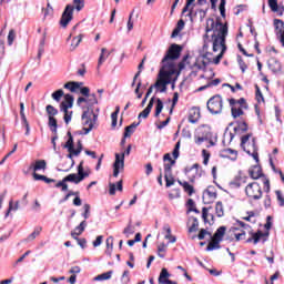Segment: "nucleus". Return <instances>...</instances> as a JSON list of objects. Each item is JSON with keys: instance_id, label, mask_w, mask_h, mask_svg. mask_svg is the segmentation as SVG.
<instances>
[{"instance_id": "423d86ee", "label": "nucleus", "mask_w": 284, "mask_h": 284, "mask_svg": "<svg viewBox=\"0 0 284 284\" xmlns=\"http://www.w3.org/2000/svg\"><path fill=\"white\" fill-rule=\"evenodd\" d=\"M206 108L211 114H221L223 112V98L219 94L212 97L207 101Z\"/></svg>"}, {"instance_id": "39448f33", "label": "nucleus", "mask_w": 284, "mask_h": 284, "mask_svg": "<svg viewBox=\"0 0 284 284\" xmlns=\"http://www.w3.org/2000/svg\"><path fill=\"white\" fill-rule=\"evenodd\" d=\"M250 139H252V133H247L246 135H243L241 138V148L244 152H246V154H248V156H252L254 159V161H256V163H258V146H256V138L252 139L253 152L251 153L250 150L245 149V143H247L250 141Z\"/></svg>"}, {"instance_id": "2f4dec72", "label": "nucleus", "mask_w": 284, "mask_h": 284, "mask_svg": "<svg viewBox=\"0 0 284 284\" xmlns=\"http://www.w3.org/2000/svg\"><path fill=\"white\" fill-rule=\"evenodd\" d=\"M215 214L219 219H222V216H225V211L223 209V202H221V201L216 202Z\"/></svg>"}, {"instance_id": "5fc2aeb1", "label": "nucleus", "mask_w": 284, "mask_h": 284, "mask_svg": "<svg viewBox=\"0 0 284 284\" xmlns=\"http://www.w3.org/2000/svg\"><path fill=\"white\" fill-rule=\"evenodd\" d=\"M268 7L272 12H278V0H268Z\"/></svg>"}, {"instance_id": "1a4fd4ad", "label": "nucleus", "mask_w": 284, "mask_h": 284, "mask_svg": "<svg viewBox=\"0 0 284 284\" xmlns=\"http://www.w3.org/2000/svg\"><path fill=\"white\" fill-rule=\"evenodd\" d=\"M73 12H74V7L72 4H68L60 19V26L62 28H68V24L72 21Z\"/></svg>"}, {"instance_id": "f8f14e48", "label": "nucleus", "mask_w": 284, "mask_h": 284, "mask_svg": "<svg viewBox=\"0 0 284 284\" xmlns=\"http://www.w3.org/2000/svg\"><path fill=\"white\" fill-rule=\"evenodd\" d=\"M97 121H99V114H94L93 116H90V120L88 122L87 125H89V128H83V132L82 131H77V134H90V132H92V130H94V125H97Z\"/></svg>"}, {"instance_id": "13d9d810", "label": "nucleus", "mask_w": 284, "mask_h": 284, "mask_svg": "<svg viewBox=\"0 0 284 284\" xmlns=\"http://www.w3.org/2000/svg\"><path fill=\"white\" fill-rule=\"evenodd\" d=\"M168 247V244H164V243H162V244H160L159 246H158V256L160 257V258H165V254H163V253H161V252H165V248Z\"/></svg>"}, {"instance_id": "f257e3e1", "label": "nucleus", "mask_w": 284, "mask_h": 284, "mask_svg": "<svg viewBox=\"0 0 284 284\" xmlns=\"http://www.w3.org/2000/svg\"><path fill=\"white\" fill-rule=\"evenodd\" d=\"M173 74H176V69H174L171 64L162 65L158 74V80L153 84L155 90L160 91L161 93L168 92V85L172 83Z\"/></svg>"}, {"instance_id": "603ef678", "label": "nucleus", "mask_w": 284, "mask_h": 284, "mask_svg": "<svg viewBox=\"0 0 284 284\" xmlns=\"http://www.w3.org/2000/svg\"><path fill=\"white\" fill-rule=\"evenodd\" d=\"M179 103V92H174L173 93V99H172V105L170 109V114H172V112H174V108H176V104Z\"/></svg>"}, {"instance_id": "473e14b6", "label": "nucleus", "mask_w": 284, "mask_h": 284, "mask_svg": "<svg viewBox=\"0 0 284 284\" xmlns=\"http://www.w3.org/2000/svg\"><path fill=\"white\" fill-rule=\"evenodd\" d=\"M236 232H239V227H231L229 230V234H233L235 237V241H241V239L245 236V231H242V233H236Z\"/></svg>"}, {"instance_id": "49530a36", "label": "nucleus", "mask_w": 284, "mask_h": 284, "mask_svg": "<svg viewBox=\"0 0 284 284\" xmlns=\"http://www.w3.org/2000/svg\"><path fill=\"white\" fill-rule=\"evenodd\" d=\"M64 103L67 105V108H72L74 105V97L70 93L64 95Z\"/></svg>"}, {"instance_id": "7ed1b4c3", "label": "nucleus", "mask_w": 284, "mask_h": 284, "mask_svg": "<svg viewBox=\"0 0 284 284\" xmlns=\"http://www.w3.org/2000/svg\"><path fill=\"white\" fill-rule=\"evenodd\" d=\"M183 52V47L176 43H173L168 49L165 55L162 59V65H172L173 70H176L173 61H176Z\"/></svg>"}, {"instance_id": "bf43d9fd", "label": "nucleus", "mask_w": 284, "mask_h": 284, "mask_svg": "<svg viewBox=\"0 0 284 284\" xmlns=\"http://www.w3.org/2000/svg\"><path fill=\"white\" fill-rule=\"evenodd\" d=\"M237 63L240 65V69L243 73H245V70H247V64L245 61H243V58L241 55H237Z\"/></svg>"}, {"instance_id": "3c124183", "label": "nucleus", "mask_w": 284, "mask_h": 284, "mask_svg": "<svg viewBox=\"0 0 284 284\" xmlns=\"http://www.w3.org/2000/svg\"><path fill=\"white\" fill-rule=\"evenodd\" d=\"M210 139H212V133L207 132L205 135L197 138V140L195 141V143L197 145H201V143H203L204 141H210Z\"/></svg>"}, {"instance_id": "f704fd0d", "label": "nucleus", "mask_w": 284, "mask_h": 284, "mask_svg": "<svg viewBox=\"0 0 284 284\" xmlns=\"http://www.w3.org/2000/svg\"><path fill=\"white\" fill-rule=\"evenodd\" d=\"M112 271H109L106 273H102L93 278V281H110L112 278Z\"/></svg>"}, {"instance_id": "f03ea898", "label": "nucleus", "mask_w": 284, "mask_h": 284, "mask_svg": "<svg viewBox=\"0 0 284 284\" xmlns=\"http://www.w3.org/2000/svg\"><path fill=\"white\" fill-rule=\"evenodd\" d=\"M99 104V100L97 99V94L92 93L89 97H87V108L84 109L82 113V124L88 125L90 122V116H94V114H99V108L94 111V105Z\"/></svg>"}, {"instance_id": "8fccbe9b", "label": "nucleus", "mask_w": 284, "mask_h": 284, "mask_svg": "<svg viewBox=\"0 0 284 284\" xmlns=\"http://www.w3.org/2000/svg\"><path fill=\"white\" fill-rule=\"evenodd\" d=\"M205 236H211L212 237V233L209 232L207 230L205 229H201L199 234H197V239L199 241H203L205 239Z\"/></svg>"}, {"instance_id": "9d476101", "label": "nucleus", "mask_w": 284, "mask_h": 284, "mask_svg": "<svg viewBox=\"0 0 284 284\" xmlns=\"http://www.w3.org/2000/svg\"><path fill=\"white\" fill-rule=\"evenodd\" d=\"M163 161H164V176H168L172 174V165H175L176 161L172 160V155H170V153L164 154ZM166 161H169V163H165Z\"/></svg>"}, {"instance_id": "dca6fc26", "label": "nucleus", "mask_w": 284, "mask_h": 284, "mask_svg": "<svg viewBox=\"0 0 284 284\" xmlns=\"http://www.w3.org/2000/svg\"><path fill=\"white\" fill-rule=\"evenodd\" d=\"M248 174H250L251 179H253L254 181L261 179L262 176H265L263 174V169H261V166H258V165H254L252 169H250Z\"/></svg>"}, {"instance_id": "5701e85b", "label": "nucleus", "mask_w": 284, "mask_h": 284, "mask_svg": "<svg viewBox=\"0 0 284 284\" xmlns=\"http://www.w3.org/2000/svg\"><path fill=\"white\" fill-rule=\"evenodd\" d=\"M212 242H210L206 246V252H213V250H221V240H216L214 237H211Z\"/></svg>"}, {"instance_id": "69168bd1", "label": "nucleus", "mask_w": 284, "mask_h": 284, "mask_svg": "<svg viewBox=\"0 0 284 284\" xmlns=\"http://www.w3.org/2000/svg\"><path fill=\"white\" fill-rule=\"evenodd\" d=\"M179 150H181V142H176V144L173 149V152H172L173 159H179V155H180Z\"/></svg>"}, {"instance_id": "37998d69", "label": "nucleus", "mask_w": 284, "mask_h": 284, "mask_svg": "<svg viewBox=\"0 0 284 284\" xmlns=\"http://www.w3.org/2000/svg\"><path fill=\"white\" fill-rule=\"evenodd\" d=\"M231 114L233 116V119H239V116H243V114H245V112L243 111V109L239 108H231Z\"/></svg>"}, {"instance_id": "20e7f679", "label": "nucleus", "mask_w": 284, "mask_h": 284, "mask_svg": "<svg viewBox=\"0 0 284 284\" xmlns=\"http://www.w3.org/2000/svg\"><path fill=\"white\" fill-rule=\"evenodd\" d=\"M245 194L252 201H261V199H263V190L261 189V184L257 182L248 183L245 187Z\"/></svg>"}, {"instance_id": "b1692460", "label": "nucleus", "mask_w": 284, "mask_h": 284, "mask_svg": "<svg viewBox=\"0 0 284 284\" xmlns=\"http://www.w3.org/2000/svg\"><path fill=\"white\" fill-rule=\"evenodd\" d=\"M78 176L80 178V182L85 181V179L90 176V172L83 169V161H81L78 165Z\"/></svg>"}, {"instance_id": "680f3d73", "label": "nucleus", "mask_w": 284, "mask_h": 284, "mask_svg": "<svg viewBox=\"0 0 284 284\" xmlns=\"http://www.w3.org/2000/svg\"><path fill=\"white\" fill-rule=\"evenodd\" d=\"M75 241L82 250H85V247H88V240H85L84 237H75Z\"/></svg>"}, {"instance_id": "79ce46f5", "label": "nucleus", "mask_w": 284, "mask_h": 284, "mask_svg": "<svg viewBox=\"0 0 284 284\" xmlns=\"http://www.w3.org/2000/svg\"><path fill=\"white\" fill-rule=\"evenodd\" d=\"M156 105H155V114L154 116H159L161 112H163V101L161 98H156Z\"/></svg>"}, {"instance_id": "e2e57ef3", "label": "nucleus", "mask_w": 284, "mask_h": 284, "mask_svg": "<svg viewBox=\"0 0 284 284\" xmlns=\"http://www.w3.org/2000/svg\"><path fill=\"white\" fill-rule=\"evenodd\" d=\"M16 37H17V33L14 32L13 29H11L8 34V45H12V43H14Z\"/></svg>"}, {"instance_id": "bb28decb", "label": "nucleus", "mask_w": 284, "mask_h": 284, "mask_svg": "<svg viewBox=\"0 0 284 284\" xmlns=\"http://www.w3.org/2000/svg\"><path fill=\"white\" fill-rule=\"evenodd\" d=\"M67 136H69V139L67 140L64 148L68 152H72L74 150V138L72 136V132L68 131Z\"/></svg>"}, {"instance_id": "09e8293b", "label": "nucleus", "mask_w": 284, "mask_h": 284, "mask_svg": "<svg viewBox=\"0 0 284 284\" xmlns=\"http://www.w3.org/2000/svg\"><path fill=\"white\" fill-rule=\"evenodd\" d=\"M85 227H88V222L85 220H83L77 227H75V232H78V234H83V232H85Z\"/></svg>"}, {"instance_id": "393cba45", "label": "nucleus", "mask_w": 284, "mask_h": 284, "mask_svg": "<svg viewBox=\"0 0 284 284\" xmlns=\"http://www.w3.org/2000/svg\"><path fill=\"white\" fill-rule=\"evenodd\" d=\"M225 232H227V227H225V226H220V227L215 231L214 235H213V236L211 235V239H215V240H217V241H222V242H223V236H225Z\"/></svg>"}, {"instance_id": "c756f323", "label": "nucleus", "mask_w": 284, "mask_h": 284, "mask_svg": "<svg viewBox=\"0 0 284 284\" xmlns=\"http://www.w3.org/2000/svg\"><path fill=\"white\" fill-rule=\"evenodd\" d=\"M179 185H182L184 192L189 194V196H192L194 194V186L187 182H181V180H178Z\"/></svg>"}, {"instance_id": "052dcab7", "label": "nucleus", "mask_w": 284, "mask_h": 284, "mask_svg": "<svg viewBox=\"0 0 284 284\" xmlns=\"http://www.w3.org/2000/svg\"><path fill=\"white\" fill-rule=\"evenodd\" d=\"M73 152L74 156H79V154H81V152H83V143H81V140L78 141V146L77 149L73 148Z\"/></svg>"}, {"instance_id": "7c9ffc66", "label": "nucleus", "mask_w": 284, "mask_h": 284, "mask_svg": "<svg viewBox=\"0 0 284 284\" xmlns=\"http://www.w3.org/2000/svg\"><path fill=\"white\" fill-rule=\"evenodd\" d=\"M33 179H34V181H44V183H48V184L57 183V180L50 179L45 175H41V174H38V173H33Z\"/></svg>"}, {"instance_id": "de8ad7c7", "label": "nucleus", "mask_w": 284, "mask_h": 284, "mask_svg": "<svg viewBox=\"0 0 284 284\" xmlns=\"http://www.w3.org/2000/svg\"><path fill=\"white\" fill-rule=\"evenodd\" d=\"M63 94H64V92H63V90L62 89H59V90H57V91H54L52 94H51V97H52V100L53 101H61V98L63 97Z\"/></svg>"}, {"instance_id": "c9c22d12", "label": "nucleus", "mask_w": 284, "mask_h": 284, "mask_svg": "<svg viewBox=\"0 0 284 284\" xmlns=\"http://www.w3.org/2000/svg\"><path fill=\"white\" fill-rule=\"evenodd\" d=\"M216 28V21L213 20V18L206 19V28L205 32H212Z\"/></svg>"}, {"instance_id": "c03bdc74", "label": "nucleus", "mask_w": 284, "mask_h": 284, "mask_svg": "<svg viewBox=\"0 0 284 284\" xmlns=\"http://www.w3.org/2000/svg\"><path fill=\"white\" fill-rule=\"evenodd\" d=\"M42 230H43V227L37 226L34 229V231L27 237V241H34V239H37V236H39V234H41Z\"/></svg>"}, {"instance_id": "338daca9", "label": "nucleus", "mask_w": 284, "mask_h": 284, "mask_svg": "<svg viewBox=\"0 0 284 284\" xmlns=\"http://www.w3.org/2000/svg\"><path fill=\"white\" fill-rule=\"evenodd\" d=\"M210 10V8L206 9H199L197 12L200 14V21L203 22V20L205 19V17H207V11Z\"/></svg>"}, {"instance_id": "a211bd4d", "label": "nucleus", "mask_w": 284, "mask_h": 284, "mask_svg": "<svg viewBox=\"0 0 284 284\" xmlns=\"http://www.w3.org/2000/svg\"><path fill=\"white\" fill-rule=\"evenodd\" d=\"M199 119H201V110L199 108H193L189 114V123H199Z\"/></svg>"}, {"instance_id": "4d7b16f0", "label": "nucleus", "mask_w": 284, "mask_h": 284, "mask_svg": "<svg viewBox=\"0 0 284 284\" xmlns=\"http://www.w3.org/2000/svg\"><path fill=\"white\" fill-rule=\"evenodd\" d=\"M73 3L75 6V10L78 12H81V9L85 8V1L84 0H73Z\"/></svg>"}, {"instance_id": "6ab92c4d", "label": "nucleus", "mask_w": 284, "mask_h": 284, "mask_svg": "<svg viewBox=\"0 0 284 284\" xmlns=\"http://www.w3.org/2000/svg\"><path fill=\"white\" fill-rule=\"evenodd\" d=\"M113 168H119L121 170L125 168V153H115V161L113 163Z\"/></svg>"}, {"instance_id": "58836bf2", "label": "nucleus", "mask_w": 284, "mask_h": 284, "mask_svg": "<svg viewBox=\"0 0 284 284\" xmlns=\"http://www.w3.org/2000/svg\"><path fill=\"white\" fill-rule=\"evenodd\" d=\"M255 99L257 103H261V101L263 103L265 102V98L263 97V92H261V88L258 87V84H255Z\"/></svg>"}, {"instance_id": "f3484780", "label": "nucleus", "mask_w": 284, "mask_h": 284, "mask_svg": "<svg viewBox=\"0 0 284 284\" xmlns=\"http://www.w3.org/2000/svg\"><path fill=\"white\" fill-rule=\"evenodd\" d=\"M267 65L270 70L274 72V74H276V72H281V61H278L276 58H271L267 61Z\"/></svg>"}, {"instance_id": "e433bc0d", "label": "nucleus", "mask_w": 284, "mask_h": 284, "mask_svg": "<svg viewBox=\"0 0 284 284\" xmlns=\"http://www.w3.org/2000/svg\"><path fill=\"white\" fill-rule=\"evenodd\" d=\"M250 234L253 239L254 245H256L261 241V239H263V235H264L263 231L261 230H258L256 233H253L252 231H250Z\"/></svg>"}, {"instance_id": "cd10ccee", "label": "nucleus", "mask_w": 284, "mask_h": 284, "mask_svg": "<svg viewBox=\"0 0 284 284\" xmlns=\"http://www.w3.org/2000/svg\"><path fill=\"white\" fill-rule=\"evenodd\" d=\"M64 181L67 183H74L75 185H79V183H81V178H79V173H71L64 178Z\"/></svg>"}, {"instance_id": "9b49d317", "label": "nucleus", "mask_w": 284, "mask_h": 284, "mask_svg": "<svg viewBox=\"0 0 284 284\" xmlns=\"http://www.w3.org/2000/svg\"><path fill=\"white\" fill-rule=\"evenodd\" d=\"M192 170H195V175H193V176L191 178V183H194V179H196V176L201 178V176L203 175V174H202L203 169L201 168V164L195 163V164H193L192 166H186V168L184 169V174H190V172H192Z\"/></svg>"}, {"instance_id": "ddd939ff", "label": "nucleus", "mask_w": 284, "mask_h": 284, "mask_svg": "<svg viewBox=\"0 0 284 284\" xmlns=\"http://www.w3.org/2000/svg\"><path fill=\"white\" fill-rule=\"evenodd\" d=\"M221 159H230L231 161H236L239 159V151L233 149H223L220 152Z\"/></svg>"}, {"instance_id": "c85d7f7f", "label": "nucleus", "mask_w": 284, "mask_h": 284, "mask_svg": "<svg viewBox=\"0 0 284 284\" xmlns=\"http://www.w3.org/2000/svg\"><path fill=\"white\" fill-rule=\"evenodd\" d=\"M168 281H171L170 272H168V268H162L160 276L158 278V283L163 284V283H168Z\"/></svg>"}, {"instance_id": "0eeeda50", "label": "nucleus", "mask_w": 284, "mask_h": 284, "mask_svg": "<svg viewBox=\"0 0 284 284\" xmlns=\"http://www.w3.org/2000/svg\"><path fill=\"white\" fill-rule=\"evenodd\" d=\"M47 114L49 116L48 125L51 132H57V128H59V123L57 122V114H59V110L54 108L52 104L45 106Z\"/></svg>"}, {"instance_id": "6e6552de", "label": "nucleus", "mask_w": 284, "mask_h": 284, "mask_svg": "<svg viewBox=\"0 0 284 284\" xmlns=\"http://www.w3.org/2000/svg\"><path fill=\"white\" fill-rule=\"evenodd\" d=\"M216 28L217 29V36L213 34L212 37L220 40V45H225V39L227 37V23L221 22V18H216Z\"/></svg>"}, {"instance_id": "0e129e2a", "label": "nucleus", "mask_w": 284, "mask_h": 284, "mask_svg": "<svg viewBox=\"0 0 284 284\" xmlns=\"http://www.w3.org/2000/svg\"><path fill=\"white\" fill-rule=\"evenodd\" d=\"M83 210L84 212L82 213V216L84 221H88V219H90V204H84Z\"/></svg>"}, {"instance_id": "864d4df0", "label": "nucleus", "mask_w": 284, "mask_h": 284, "mask_svg": "<svg viewBox=\"0 0 284 284\" xmlns=\"http://www.w3.org/2000/svg\"><path fill=\"white\" fill-rule=\"evenodd\" d=\"M274 28L278 30V32H283L284 21L281 19H274Z\"/></svg>"}, {"instance_id": "ea45409f", "label": "nucleus", "mask_w": 284, "mask_h": 284, "mask_svg": "<svg viewBox=\"0 0 284 284\" xmlns=\"http://www.w3.org/2000/svg\"><path fill=\"white\" fill-rule=\"evenodd\" d=\"M221 48H222L221 53L219 55H216L213 60V63L215 65H219L221 63V59H223V54H225V50H227V45L223 44V45H221Z\"/></svg>"}, {"instance_id": "412c9836", "label": "nucleus", "mask_w": 284, "mask_h": 284, "mask_svg": "<svg viewBox=\"0 0 284 284\" xmlns=\"http://www.w3.org/2000/svg\"><path fill=\"white\" fill-rule=\"evenodd\" d=\"M204 196L206 194V196H209L210 201L209 202H204V203H212L214 201H216V189L214 186H207V189L204 191Z\"/></svg>"}, {"instance_id": "a878e982", "label": "nucleus", "mask_w": 284, "mask_h": 284, "mask_svg": "<svg viewBox=\"0 0 284 284\" xmlns=\"http://www.w3.org/2000/svg\"><path fill=\"white\" fill-rule=\"evenodd\" d=\"M17 210H19V201H17L14 203L13 200H10L9 201V207H8V210H7L6 214H4V219H8V216H10V213L11 212H17Z\"/></svg>"}, {"instance_id": "4c0bfd02", "label": "nucleus", "mask_w": 284, "mask_h": 284, "mask_svg": "<svg viewBox=\"0 0 284 284\" xmlns=\"http://www.w3.org/2000/svg\"><path fill=\"white\" fill-rule=\"evenodd\" d=\"M81 41H83L82 34L74 37L71 42V51L77 50V48H79V44L81 43Z\"/></svg>"}, {"instance_id": "aec40b11", "label": "nucleus", "mask_w": 284, "mask_h": 284, "mask_svg": "<svg viewBox=\"0 0 284 284\" xmlns=\"http://www.w3.org/2000/svg\"><path fill=\"white\" fill-rule=\"evenodd\" d=\"M141 125V121L139 122H133L131 125L125 126L124 129V139H130L132 134H134V130Z\"/></svg>"}, {"instance_id": "4468645a", "label": "nucleus", "mask_w": 284, "mask_h": 284, "mask_svg": "<svg viewBox=\"0 0 284 284\" xmlns=\"http://www.w3.org/2000/svg\"><path fill=\"white\" fill-rule=\"evenodd\" d=\"M152 108H154V97L150 99L146 108L138 115V119L140 122H141V119H148V116H150V113L152 112Z\"/></svg>"}, {"instance_id": "6e6d98bb", "label": "nucleus", "mask_w": 284, "mask_h": 284, "mask_svg": "<svg viewBox=\"0 0 284 284\" xmlns=\"http://www.w3.org/2000/svg\"><path fill=\"white\" fill-rule=\"evenodd\" d=\"M193 219V223L192 225L189 227V232H199V219L196 217H192Z\"/></svg>"}, {"instance_id": "a18cd8bd", "label": "nucleus", "mask_w": 284, "mask_h": 284, "mask_svg": "<svg viewBox=\"0 0 284 284\" xmlns=\"http://www.w3.org/2000/svg\"><path fill=\"white\" fill-rule=\"evenodd\" d=\"M164 181L165 187H172V185H174V183L176 182L172 173L170 175H164Z\"/></svg>"}, {"instance_id": "72a5a7b5", "label": "nucleus", "mask_w": 284, "mask_h": 284, "mask_svg": "<svg viewBox=\"0 0 284 284\" xmlns=\"http://www.w3.org/2000/svg\"><path fill=\"white\" fill-rule=\"evenodd\" d=\"M163 230L166 231L164 239H172L170 243H176V236L172 235V229L170 225H164Z\"/></svg>"}, {"instance_id": "4be33fe9", "label": "nucleus", "mask_w": 284, "mask_h": 284, "mask_svg": "<svg viewBox=\"0 0 284 284\" xmlns=\"http://www.w3.org/2000/svg\"><path fill=\"white\" fill-rule=\"evenodd\" d=\"M81 85H83V82L71 81V82H67L63 85V88L65 90H70V92H77V90H79V88H81Z\"/></svg>"}, {"instance_id": "774afa93", "label": "nucleus", "mask_w": 284, "mask_h": 284, "mask_svg": "<svg viewBox=\"0 0 284 284\" xmlns=\"http://www.w3.org/2000/svg\"><path fill=\"white\" fill-rule=\"evenodd\" d=\"M237 125L242 133H245L247 132V130H250V128L247 126V122H237Z\"/></svg>"}, {"instance_id": "2eb2a0df", "label": "nucleus", "mask_w": 284, "mask_h": 284, "mask_svg": "<svg viewBox=\"0 0 284 284\" xmlns=\"http://www.w3.org/2000/svg\"><path fill=\"white\" fill-rule=\"evenodd\" d=\"M48 168V162L45 160H37L34 164L29 166V170H33V173H37L41 170L45 171Z\"/></svg>"}, {"instance_id": "a19ab883", "label": "nucleus", "mask_w": 284, "mask_h": 284, "mask_svg": "<svg viewBox=\"0 0 284 284\" xmlns=\"http://www.w3.org/2000/svg\"><path fill=\"white\" fill-rule=\"evenodd\" d=\"M105 52H108V49L102 48L101 49V54H100V58H99V61H98V68H100V65H103L105 59H108V57H110V53H108L106 57H105Z\"/></svg>"}]
</instances>
